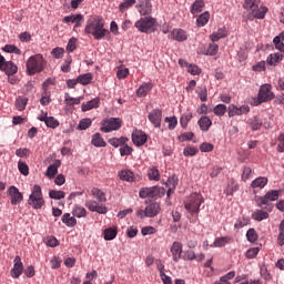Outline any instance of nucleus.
<instances>
[{
    "mask_svg": "<svg viewBox=\"0 0 284 284\" xmlns=\"http://www.w3.org/2000/svg\"><path fill=\"white\" fill-rule=\"evenodd\" d=\"M84 32L85 34H92L95 41H101V39H105V36L110 34V31L105 29V22L103 21V18L99 16L90 17L87 20Z\"/></svg>",
    "mask_w": 284,
    "mask_h": 284,
    "instance_id": "nucleus-1",
    "label": "nucleus"
},
{
    "mask_svg": "<svg viewBox=\"0 0 284 284\" xmlns=\"http://www.w3.org/2000/svg\"><path fill=\"white\" fill-rule=\"evenodd\" d=\"M204 202L205 200L201 193H191L184 202V207L191 216L199 219V212H201V205H203Z\"/></svg>",
    "mask_w": 284,
    "mask_h": 284,
    "instance_id": "nucleus-2",
    "label": "nucleus"
},
{
    "mask_svg": "<svg viewBox=\"0 0 284 284\" xmlns=\"http://www.w3.org/2000/svg\"><path fill=\"white\" fill-rule=\"evenodd\" d=\"M45 59L43 58V54L38 53L34 55H31L27 60V73L29 77H34V74H39L40 72H43L45 68Z\"/></svg>",
    "mask_w": 284,
    "mask_h": 284,
    "instance_id": "nucleus-3",
    "label": "nucleus"
},
{
    "mask_svg": "<svg viewBox=\"0 0 284 284\" xmlns=\"http://www.w3.org/2000/svg\"><path fill=\"white\" fill-rule=\"evenodd\" d=\"M28 205L33 210H41L45 205V200L43 199V191L39 184H34L31 194L28 199Z\"/></svg>",
    "mask_w": 284,
    "mask_h": 284,
    "instance_id": "nucleus-4",
    "label": "nucleus"
},
{
    "mask_svg": "<svg viewBox=\"0 0 284 284\" xmlns=\"http://www.w3.org/2000/svg\"><path fill=\"white\" fill-rule=\"evenodd\" d=\"M134 27L139 30V32L150 34L151 32H154V30H156V19L152 17L141 18L134 23Z\"/></svg>",
    "mask_w": 284,
    "mask_h": 284,
    "instance_id": "nucleus-5",
    "label": "nucleus"
},
{
    "mask_svg": "<svg viewBox=\"0 0 284 284\" xmlns=\"http://www.w3.org/2000/svg\"><path fill=\"white\" fill-rule=\"evenodd\" d=\"M281 194V191L278 190H272L268 191L264 196H261L257 200L258 207H262V210H267V212H272V201H278V196Z\"/></svg>",
    "mask_w": 284,
    "mask_h": 284,
    "instance_id": "nucleus-6",
    "label": "nucleus"
},
{
    "mask_svg": "<svg viewBox=\"0 0 284 284\" xmlns=\"http://www.w3.org/2000/svg\"><path fill=\"white\" fill-rule=\"evenodd\" d=\"M275 98L274 92L272 91V84H263L260 87L257 99L254 102V105H261V103H267L273 101Z\"/></svg>",
    "mask_w": 284,
    "mask_h": 284,
    "instance_id": "nucleus-7",
    "label": "nucleus"
},
{
    "mask_svg": "<svg viewBox=\"0 0 284 284\" xmlns=\"http://www.w3.org/2000/svg\"><path fill=\"white\" fill-rule=\"evenodd\" d=\"M122 125H123V120H121V118H109V119L102 120L100 130L101 132H104V134H108L110 132L121 130Z\"/></svg>",
    "mask_w": 284,
    "mask_h": 284,
    "instance_id": "nucleus-8",
    "label": "nucleus"
},
{
    "mask_svg": "<svg viewBox=\"0 0 284 284\" xmlns=\"http://www.w3.org/2000/svg\"><path fill=\"white\" fill-rule=\"evenodd\" d=\"M85 207L89 209L90 212H97L98 214H108V207L94 200L87 201Z\"/></svg>",
    "mask_w": 284,
    "mask_h": 284,
    "instance_id": "nucleus-9",
    "label": "nucleus"
},
{
    "mask_svg": "<svg viewBox=\"0 0 284 284\" xmlns=\"http://www.w3.org/2000/svg\"><path fill=\"white\" fill-rule=\"evenodd\" d=\"M148 119L154 128H161V121L163 120V111L161 109H153L149 114Z\"/></svg>",
    "mask_w": 284,
    "mask_h": 284,
    "instance_id": "nucleus-10",
    "label": "nucleus"
},
{
    "mask_svg": "<svg viewBox=\"0 0 284 284\" xmlns=\"http://www.w3.org/2000/svg\"><path fill=\"white\" fill-rule=\"evenodd\" d=\"M136 10L141 17H146V14H152V0H139L136 4Z\"/></svg>",
    "mask_w": 284,
    "mask_h": 284,
    "instance_id": "nucleus-11",
    "label": "nucleus"
},
{
    "mask_svg": "<svg viewBox=\"0 0 284 284\" xmlns=\"http://www.w3.org/2000/svg\"><path fill=\"white\" fill-rule=\"evenodd\" d=\"M227 110H229V116L230 119H232V116H241L243 114H247L250 112V106L242 105L239 108L234 104H231Z\"/></svg>",
    "mask_w": 284,
    "mask_h": 284,
    "instance_id": "nucleus-12",
    "label": "nucleus"
},
{
    "mask_svg": "<svg viewBox=\"0 0 284 284\" xmlns=\"http://www.w3.org/2000/svg\"><path fill=\"white\" fill-rule=\"evenodd\" d=\"M13 267L11 270L12 278H19L23 274V262H21V256L17 255L13 260Z\"/></svg>",
    "mask_w": 284,
    "mask_h": 284,
    "instance_id": "nucleus-13",
    "label": "nucleus"
},
{
    "mask_svg": "<svg viewBox=\"0 0 284 284\" xmlns=\"http://www.w3.org/2000/svg\"><path fill=\"white\" fill-rule=\"evenodd\" d=\"M8 192L11 196L12 205H19V203H21L23 201V194H21V192H19V189H17V186H10L8 189Z\"/></svg>",
    "mask_w": 284,
    "mask_h": 284,
    "instance_id": "nucleus-14",
    "label": "nucleus"
},
{
    "mask_svg": "<svg viewBox=\"0 0 284 284\" xmlns=\"http://www.w3.org/2000/svg\"><path fill=\"white\" fill-rule=\"evenodd\" d=\"M171 254L174 263H179V261H181V254H183V244L181 242H173L171 246Z\"/></svg>",
    "mask_w": 284,
    "mask_h": 284,
    "instance_id": "nucleus-15",
    "label": "nucleus"
},
{
    "mask_svg": "<svg viewBox=\"0 0 284 284\" xmlns=\"http://www.w3.org/2000/svg\"><path fill=\"white\" fill-rule=\"evenodd\" d=\"M169 39L173 41H179L180 43L183 41H187V32L183 29H174L170 34Z\"/></svg>",
    "mask_w": 284,
    "mask_h": 284,
    "instance_id": "nucleus-16",
    "label": "nucleus"
},
{
    "mask_svg": "<svg viewBox=\"0 0 284 284\" xmlns=\"http://www.w3.org/2000/svg\"><path fill=\"white\" fill-rule=\"evenodd\" d=\"M132 142L138 148H141V145H145V143L148 142V135L142 131H135L134 133H132Z\"/></svg>",
    "mask_w": 284,
    "mask_h": 284,
    "instance_id": "nucleus-17",
    "label": "nucleus"
},
{
    "mask_svg": "<svg viewBox=\"0 0 284 284\" xmlns=\"http://www.w3.org/2000/svg\"><path fill=\"white\" fill-rule=\"evenodd\" d=\"M176 185H179V176L176 175L169 176L168 181L165 182V186L168 187V192H166L168 197L174 194V191L176 190Z\"/></svg>",
    "mask_w": 284,
    "mask_h": 284,
    "instance_id": "nucleus-18",
    "label": "nucleus"
},
{
    "mask_svg": "<svg viewBox=\"0 0 284 284\" xmlns=\"http://www.w3.org/2000/svg\"><path fill=\"white\" fill-rule=\"evenodd\" d=\"M159 212H161V205L156 202L150 203L145 207V216L148 219H154V216H158Z\"/></svg>",
    "mask_w": 284,
    "mask_h": 284,
    "instance_id": "nucleus-19",
    "label": "nucleus"
},
{
    "mask_svg": "<svg viewBox=\"0 0 284 284\" xmlns=\"http://www.w3.org/2000/svg\"><path fill=\"white\" fill-rule=\"evenodd\" d=\"M59 168H61V160H55L48 166L45 176H48V179H54V176H57L59 173Z\"/></svg>",
    "mask_w": 284,
    "mask_h": 284,
    "instance_id": "nucleus-20",
    "label": "nucleus"
},
{
    "mask_svg": "<svg viewBox=\"0 0 284 284\" xmlns=\"http://www.w3.org/2000/svg\"><path fill=\"white\" fill-rule=\"evenodd\" d=\"M2 72L7 74V77H12L19 72V68L17 64L12 61H7L2 69H0Z\"/></svg>",
    "mask_w": 284,
    "mask_h": 284,
    "instance_id": "nucleus-21",
    "label": "nucleus"
},
{
    "mask_svg": "<svg viewBox=\"0 0 284 284\" xmlns=\"http://www.w3.org/2000/svg\"><path fill=\"white\" fill-rule=\"evenodd\" d=\"M158 190H159V187H156V186L142 187L139 192V196H140V199H148V196L150 199H154V196H156Z\"/></svg>",
    "mask_w": 284,
    "mask_h": 284,
    "instance_id": "nucleus-22",
    "label": "nucleus"
},
{
    "mask_svg": "<svg viewBox=\"0 0 284 284\" xmlns=\"http://www.w3.org/2000/svg\"><path fill=\"white\" fill-rule=\"evenodd\" d=\"M152 92V83L144 82L142 83L139 89L135 91V94L139 99H143L148 97V93Z\"/></svg>",
    "mask_w": 284,
    "mask_h": 284,
    "instance_id": "nucleus-23",
    "label": "nucleus"
},
{
    "mask_svg": "<svg viewBox=\"0 0 284 284\" xmlns=\"http://www.w3.org/2000/svg\"><path fill=\"white\" fill-rule=\"evenodd\" d=\"M100 103H101L100 98H94L88 102H83L81 105L82 112H90V110H94L99 108Z\"/></svg>",
    "mask_w": 284,
    "mask_h": 284,
    "instance_id": "nucleus-24",
    "label": "nucleus"
},
{
    "mask_svg": "<svg viewBox=\"0 0 284 284\" xmlns=\"http://www.w3.org/2000/svg\"><path fill=\"white\" fill-rule=\"evenodd\" d=\"M204 8L205 0H195L190 8V12L191 14H199V12H203Z\"/></svg>",
    "mask_w": 284,
    "mask_h": 284,
    "instance_id": "nucleus-25",
    "label": "nucleus"
},
{
    "mask_svg": "<svg viewBox=\"0 0 284 284\" xmlns=\"http://www.w3.org/2000/svg\"><path fill=\"white\" fill-rule=\"evenodd\" d=\"M197 125L200 126V130H202V132H207V130L212 128V120L204 115L200 118V120L197 121Z\"/></svg>",
    "mask_w": 284,
    "mask_h": 284,
    "instance_id": "nucleus-26",
    "label": "nucleus"
},
{
    "mask_svg": "<svg viewBox=\"0 0 284 284\" xmlns=\"http://www.w3.org/2000/svg\"><path fill=\"white\" fill-rule=\"evenodd\" d=\"M91 143L94 148H105V145H108L105 140H103V136H101V133H94Z\"/></svg>",
    "mask_w": 284,
    "mask_h": 284,
    "instance_id": "nucleus-27",
    "label": "nucleus"
},
{
    "mask_svg": "<svg viewBox=\"0 0 284 284\" xmlns=\"http://www.w3.org/2000/svg\"><path fill=\"white\" fill-rule=\"evenodd\" d=\"M268 211H264V210H256L255 212L252 213V219L253 221H265L266 219H270V213H267Z\"/></svg>",
    "mask_w": 284,
    "mask_h": 284,
    "instance_id": "nucleus-28",
    "label": "nucleus"
},
{
    "mask_svg": "<svg viewBox=\"0 0 284 284\" xmlns=\"http://www.w3.org/2000/svg\"><path fill=\"white\" fill-rule=\"evenodd\" d=\"M61 221L67 227H74L77 225V217H74V215L71 216L70 213H64Z\"/></svg>",
    "mask_w": 284,
    "mask_h": 284,
    "instance_id": "nucleus-29",
    "label": "nucleus"
},
{
    "mask_svg": "<svg viewBox=\"0 0 284 284\" xmlns=\"http://www.w3.org/2000/svg\"><path fill=\"white\" fill-rule=\"evenodd\" d=\"M91 194L92 196H94V199H97V201H99V203H105V201H108V197H105V193L99 187H93L91 190Z\"/></svg>",
    "mask_w": 284,
    "mask_h": 284,
    "instance_id": "nucleus-30",
    "label": "nucleus"
},
{
    "mask_svg": "<svg viewBox=\"0 0 284 284\" xmlns=\"http://www.w3.org/2000/svg\"><path fill=\"white\" fill-rule=\"evenodd\" d=\"M128 141H130V139L123 138V136L109 139V143L113 148H122V145H125V143H128Z\"/></svg>",
    "mask_w": 284,
    "mask_h": 284,
    "instance_id": "nucleus-31",
    "label": "nucleus"
},
{
    "mask_svg": "<svg viewBox=\"0 0 284 284\" xmlns=\"http://www.w3.org/2000/svg\"><path fill=\"white\" fill-rule=\"evenodd\" d=\"M78 21H84L83 14H70L62 19V23H77Z\"/></svg>",
    "mask_w": 284,
    "mask_h": 284,
    "instance_id": "nucleus-32",
    "label": "nucleus"
},
{
    "mask_svg": "<svg viewBox=\"0 0 284 284\" xmlns=\"http://www.w3.org/2000/svg\"><path fill=\"white\" fill-rule=\"evenodd\" d=\"M268 180L265 176H260L257 179H255L252 183H251V187L256 189L260 187V190H263V187H265V185H267Z\"/></svg>",
    "mask_w": 284,
    "mask_h": 284,
    "instance_id": "nucleus-33",
    "label": "nucleus"
},
{
    "mask_svg": "<svg viewBox=\"0 0 284 284\" xmlns=\"http://www.w3.org/2000/svg\"><path fill=\"white\" fill-rule=\"evenodd\" d=\"M72 214L77 219H85L88 216V211L83 206L75 205L72 210Z\"/></svg>",
    "mask_w": 284,
    "mask_h": 284,
    "instance_id": "nucleus-34",
    "label": "nucleus"
},
{
    "mask_svg": "<svg viewBox=\"0 0 284 284\" xmlns=\"http://www.w3.org/2000/svg\"><path fill=\"white\" fill-rule=\"evenodd\" d=\"M116 227H109L103 231L104 241H114L116 239Z\"/></svg>",
    "mask_w": 284,
    "mask_h": 284,
    "instance_id": "nucleus-35",
    "label": "nucleus"
},
{
    "mask_svg": "<svg viewBox=\"0 0 284 284\" xmlns=\"http://www.w3.org/2000/svg\"><path fill=\"white\" fill-rule=\"evenodd\" d=\"M149 181H161V172L156 166L150 168L148 170Z\"/></svg>",
    "mask_w": 284,
    "mask_h": 284,
    "instance_id": "nucleus-36",
    "label": "nucleus"
},
{
    "mask_svg": "<svg viewBox=\"0 0 284 284\" xmlns=\"http://www.w3.org/2000/svg\"><path fill=\"white\" fill-rule=\"evenodd\" d=\"M209 21H210V12L205 11L199 16V18L196 20V24L199 28H203V27L207 26Z\"/></svg>",
    "mask_w": 284,
    "mask_h": 284,
    "instance_id": "nucleus-37",
    "label": "nucleus"
},
{
    "mask_svg": "<svg viewBox=\"0 0 284 284\" xmlns=\"http://www.w3.org/2000/svg\"><path fill=\"white\" fill-rule=\"evenodd\" d=\"M273 43L276 50H280V52H284V32H282L280 36H276L273 39Z\"/></svg>",
    "mask_w": 284,
    "mask_h": 284,
    "instance_id": "nucleus-38",
    "label": "nucleus"
},
{
    "mask_svg": "<svg viewBox=\"0 0 284 284\" xmlns=\"http://www.w3.org/2000/svg\"><path fill=\"white\" fill-rule=\"evenodd\" d=\"M281 61H283V54L281 53L270 54L266 59V63H268V65H276V63H281Z\"/></svg>",
    "mask_w": 284,
    "mask_h": 284,
    "instance_id": "nucleus-39",
    "label": "nucleus"
},
{
    "mask_svg": "<svg viewBox=\"0 0 284 284\" xmlns=\"http://www.w3.org/2000/svg\"><path fill=\"white\" fill-rule=\"evenodd\" d=\"M92 79H93L92 73H84L78 77V82L81 85H90V83H92Z\"/></svg>",
    "mask_w": 284,
    "mask_h": 284,
    "instance_id": "nucleus-40",
    "label": "nucleus"
},
{
    "mask_svg": "<svg viewBox=\"0 0 284 284\" xmlns=\"http://www.w3.org/2000/svg\"><path fill=\"white\" fill-rule=\"evenodd\" d=\"M121 181H128L129 183L134 181V173L130 170H123L119 172Z\"/></svg>",
    "mask_w": 284,
    "mask_h": 284,
    "instance_id": "nucleus-41",
    "label": "nucleus"
},
{
    "mask_svg": "<svg viewBox=\"0 0 284 284\" xmlns=\"http://www.w3.org/2000/svg\"><path fill=\"white\" fill-rule=\"evenodd\" d=\"M227 37V31L225 29H219L217 32L210 36L211 41L216 42L220 39H225Z\"/></svg>",
    "mask_w": 284,
    "mask_h": 284,
    "instance_id": "nucleus-42",
    "label": "nucleus"
},
{
    "mask_svg": "<svg viewBox=\"0 0 284 284\" xmlns=\"http://www.w3.org/2000/svg\"><path fill=\"white\" fill-rule=\"evenodd\" d=\"M26 105H28V98L26 97H18L16 100V108L20 112H23L26 110Z\"/></svg>",
    "mask_w": 284,
    "mask_h": 284,
    "instance_id": "nucleus-43",
    "label": "nucleus"
},
{
    "mask_svg": "<svg viewBox=\"0 0 284 284\" xmlns=\"http://www.w3.org/2000/svg\"><path fill=\"white\" fill-rule=\"evenodd\" d=\"M253 14L255 19H265V14H267V7H255V10H253Z\"/></svg>",
    "mask_w": 284,
    "mask_h": 284,
    "instance_id": "nucleus-44",
    "label": "nucleus"
},
{
    "mask_svg": "<svg viewBox=\"0 0 284 284\" xmlns=\"http://www.w3.org/2000/svg\"><path fill=\"white\" fill-rule=\"evenodd\" d=\"M64 103L69 106L79 105L81 103V98H72L70 93H65Z\"/></svg>",
    "mask_w": 284,
    "mask_h": 284,
    "instance_id": "nucleus-45",
    "label": "nucleus"
},
{
    "mask_svg": "<svg viewBox=\"0 0 284 284\" xmlns=\"http://www.w3.org/2000/svg\"><path fill=\"white\" fill-rule=\"evenodd\" d=\"M136 4V0H125L124 2L120 3L119 10L120 12H126V10H130L133 6Z\"/></svg>",
    "mask_w": 284,
    "mask_h": 284,
    "instance_id": "nucleus-46",
    "label": "nucleus"
},
{
    "mask_svg": "<svg viewBox=\"0 0 284 284\" xmlns=\"http://www.w3.org/2000/svg\"><path fill=\"white\" fill-rule=\"evenodd\" d=\"M2 50L9 54H21V49L17 48L14 44H7L2 48Z\"/></svg>",
    "mask_w": 284,
    "mask_h": 284,
    "instance_id": "nucleus-47",
    "label": "nucleus"
},
{
    "mask_svg": "<svg viewBox=\"0 0 284 284\" xmlns=\"http://www.w3.org/2000/svg\"><path fill=\"white\" fill-rule=\"evenodd\" d=\"M90 125H92V120L90 118H85V119H82L80 120L78 126H77V130H88V128H90Z\"/></svg>",
    "mask_w": 284,
    "mask_h": 284,
    "instance_id": "nucleus-48",
    "label": "nucleus"
},
{
    "mask_svg": "<svg viewBox=\"0 0 284 284\" xmlns=\"http://www.w3.org/2000/svg\"><path fill=\"white\" fill-rule=\"evenodd\" d=\"M49 196L50 199H54L55 201H61V199H65V192L51 190L49 192Z\"/></svg>",
    "mask_w": 284,
    "mask_h": 284,
    "instance_id": "nucleus-49",
    "label": "nucleus"
},
{
    "mask_svg": "<svg viewBox=\"0 0 284 284\" xmlns=\"http://www.w3.org/2000/svg\"><path fill=\"white\" fill-rule=\"evenodd\" d=\"M190 121H192V113H184L180 118V125H182V128L185 130V128H187V124L190 123Z\"/></svg>",
    "mask_w": 284,
    "mask_h": 284,
    "instance_id": "nucleus-50",
    "label": "nucleus"
},
{
    "mask_svg": "<svg viewBox=\"0 0 284 284\" xmlns=\"http://www.w3.org/2000/svg\"><path fill=\"white\" fill-rule=\"evenodd\" d=\"M18 170L21 174H23V176H28V174H30V168L28 166V164L26 162L19 161Z\"/></svg>",
    "mask_w": 284,
    "mask_h": 284,
    "instance_id": "nucleus-51",
    "label": "nucleus"
},
{
    "mask_svg": "<svg viewBox=\"0 0 284 284\" xmlns=\"http://www.w3.org/2000/svg\"><path fill=\"white\" fill-rule=\"evenodd\" d=\"M44 123L47 128H51L52 130L59 128V120L54 119V116H48Z\"/></svg>",
    "mask_w": 284,
    "mask_h": 284,
    "instance_id": "nucleus-52",
    "label": "nucleus"
},
{
    "mask_svg": "<svg viewBox=\"0 0 284 284\" xmlns=\"http://www.w3.org/2000/svg\"><path fill=\"white\" fill-rule=\"evenodd\" d=\"M213 112L216 116H223L227 112V106L225 104H217L214 106Z\"/></svg>",
    "mask_w": 284,
    "mask_h": 284,
    "instance_id": "nucleus-53",
    "label": "nucleus"
},
{
    "mask_svg": "<svg viewBox=\"0 0 284 284\" xmlns=\"http://www.w3.org/2000/svg\"><path fill=\"white\" fill-rule=\"evenodd\" d=\"M227 243H230V237L225 236V237H217L213 245L214 247H225V245H227Z\"/></svg>",
    "mask_w": 284,
    "mask_h": 284,
    "instance_id": "nucleus-54",
    "label": "nucleus"
},
{
    "mask_svg": "<svg viewBox=\"0 0 284 284\" xmlns=\"http://www.w3.org/2000/svg\"><path fill=\"white\" fill-rule=\"evenodd\" d=\"M51 54L54 59H63V54H65V50L61 47H57L52 49Z\"/></svg>",
    "mask_w": 284,
    "mask_h": 284,
    "instance_id": "nucleus-55",
    "label": "nucleus"
},
{
    "mask_svg": "<svg viewBox=\"0 0 284 284\" xmlns=\"http://www.w3.org/2000/svg\"><path fill=\"white\" fill-rule=\"evenodd\" d=\"M277 244L283 247L284 245V220L280 223V233L277 236Z\"/></svg>",
    "mask_w": 284,
    "mask_h": 284,
    "instance_id": "nucleus-56",
    "label": "nucleus"
},
{
    "mask_svg": "<svg viewBox=\"0 0 284 284\" xmlns=\"http://www.w3.org/2000/svg\"><path fill=\"white\" fill-rule=\"evenodd\" d=\"M246 237L250 243H256V241L258 240V235L256 234V231L254 229H250L246 232Z\"/></svg>",
    "mask_w": 284,
    "mask_h": 284,
    "instance_id": "nucleus-57",
    "label": "nucleus"
},
{
    "mask_svg": "<svg viewBox=\"0 0 284 284\" xmlns=\"http://www.w3.org/2000/svg\"><path fill=\"white\" fill-rule=\"evenodd\" d=\"M184 156H196L199 154V149L194 146H186L183 151Z\"/></svg>",
    "mask_w": 284,
    "mask_h": 284,
    "instance_id": "nucleus-58",
    "label": "nucleus"
},
{
    "mask_svg": "<svg viewBox=\"0 0 284 284\" xmlns=\"http://www.w3.org/2000/svg\"><path fill=\"white\" fill-rule=\"evenodd\" d=\"M180 143H185V141H192L194 134L192 132H185L178 136Z\"/></svg>",
    "mask_w": 284,
    "mask_h": 284,
    "instance_id": "nucleus-59",
    "label": "nucleus"
},
{
    "mask_svg": "<svg viewBox=\"0 0 284 284\" xmlns=\"http://www.w3.org/2000/svg\"><path fill=\"white\" fill-rule=\"evenodd\" d=\"M219 52V44L216 43H211L205 52L206 55L209 57H214Z\"/></svg>",
    "mask_w": 284,
    "mask_h": 284,
    "instance_id": "nucleus-60",
    "label": "nucleus"
},
{
    "mask_svg": "<svg viewBox=\"0 0 284 284\" xmlns=\"http://www.w3.org/2000/svg\"><path fill=\"white\" fill-rule=\"evenodd\" d=\"M72 65V55H69L65 61L63 62V64L61 65V70L63 72H70L71 67Z\"/></svg>",
    "mask_w": 284,
    "mask_h": 284,
    "instance_id": "nucleus-61",
    "label": "nucleus"
},
{
    "mask_svg": "<svg viewBox=\"0 0 284 284\" xmlns=\"http://www.w3.org/2000/svg\"><path fill=\"white\" fill-rule=\"evenodd\" d=\"M164 121L165 123H169V130H174V128H176V125L179 124V120H176L175 116L173 118L166 116Z\"/></svg>",
    "mask_w": 284,
    "mask_h": 284,
    "instance_id": "nucleus-62",
    "label": "nucleus"
},
{
    "mask_svg": "<svg viewBox=\"0 0 284 284\" xmlns=\"http://www.w3.org/2000/svg\"><path fill=\"white\" fill-rule=\"evenodd\" d=\"M187 72L190 74H193L194 77H196V75L201 74V68H199V65H196V64H189Z\"/></svg>",
    "mask_w": 284,
    "mask_h": 284,
    "instance_id": "nucleus-63",
    "label": "nucleus"
},
{
    "mask_svg": "<svg viewBox=\"0 0 284 284\" xmlns=\"http://www.w3.org/2000/svg\"><path fill=\"white\" fill-rule=\"evenodd\" d=\"M77 38H71L67 44V52H73L77 50Z\"/></svg>",
    "mask_w": 284,
    "mask_h": 284,
    "instance_id": "nucleus-64",
    "label": "nucleus"
}]
</instances>
